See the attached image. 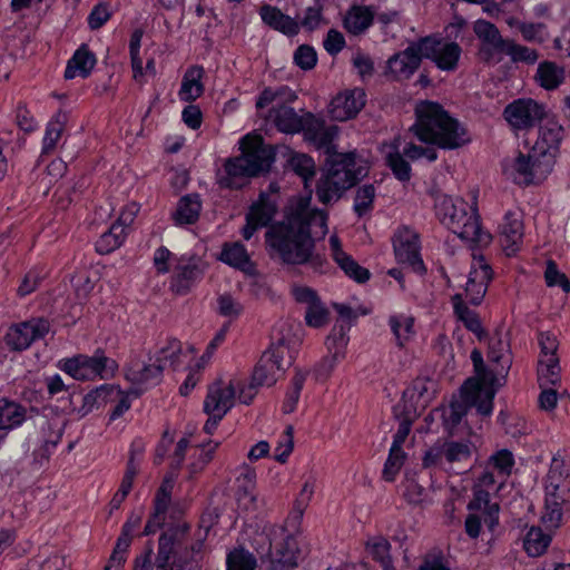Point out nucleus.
Instances as JSON below:
<instances>
[{"instance_id":"nucleus-27","label":"nucleus","mask_w":570,"mask_h":570,"mask_svg":"<svg viewBox=\"0 0 570 570\" xmlns=\"http://www.w3.org/2000/svg\"><path fill=\"white\" fill-rule=\"evenodd\" d=\"M491 268L482 256H473L471 269L465 283V298L472 304H480L483 299L489 282Z\"/></svg>"},{"instance_id":"nucleus-22","label":"nucleus","mask_w":570,"mask_h":570,"mask_svg":"<svg viewBox=\"0 0 570 570\" xmlns=\"http://www.w3.org/2000/svg\"><path fill=\"white\" fill-rule=\"evenodd\" d=\"M424 58L421 49V40L411 43L404 50L393 55L386 62V75L395 80L410 78L419 68Z\"/></svg>"},{"instance_id":"nucleus-24","label":"nucleus","mask_w":570,"mask_h":570,"mask_svg":"<svg viewBox=\"0 0 570 570\" xmlns=\"http://www.w3.org/2000/svg\"><path fill=\"white\" fill-rule=\"evenodd\" d=\"M49 331V323L45 320H31L11 326L6 334V343L13 350L28 348L32 342L43 337Z\"/></svg>"},{"instance_id":"nucleus-2","label":"nucleus","mask_w":570,"mask_h":570,"mask_svg":"<svg viewBox=\"0 0 570 570\" xmlns=\"http://www.w3.org/2000/svg\"><path fill=\"white\" fill-rule=\"evenodd\" d=\"M327 233V216L311 207V190L289 200L283 222L272 226L266 243L283 262L304 264L313 253L314 239Z\"/></svg>"},{"instance_id":"nucleus-32","label":"nucleus","mask_w":570,"mask_h":570,"mask_svg":"<svg viewBox=\"0 0 570 570\" xmlns=\"http://www.w3.org/2000/svg\"><path fill=\"white\" fill-rule=\"evenodd\" d=\"M194 353L195 348L193 346H184L179 341L170 340L165 345L160 346L153 357L156 364L161 366L163 371L165 367H179L185 364Z\"/></svg>"},{"instance_id":"nucleus-61","label":"nucleus","mask_w":570,"mask_h":570,"mask_svg":"<svg viewBox=\"0 0 570 570\" xmlns=\"http://www.w3.org/2000/svg\"><path fill=\"white\" fill-rule=\"evenodd\" d=\"M307 374L303 371H297L292 379L291 387L286 394L284 402L285 412H293L298 402L301 391L305 384Z\"/></svg>"},{"instance_id":"nucleus-48","label":"nucleus","mask_w":570,"mask_h":570,"mask_svg":"<svg viewBox=\"0 0 570 570\" xmlns=\"http://www.w3.org/2000/svg\"><path fill=\"white\" fill-rule=\"evenodd\" d=\"M128 232L120 224H112L108 232L104 233L96 243V249L100 254H109L119 248Z\"/></svg>"},{"instance_id":"nucleus-40","label":"nucleus","mask_w":570,"mask_h":570,"mask_svg":"<svg viewBox=\"0 0 570 570\" xmlns=\"http://www.w3.org/2000/svg\"><path fill=\"white\" fill-rule=\"evenodd\" d=\"M96 65L95 55L85 46L80 47L69 59L65 77L67 79L86 78Z\"/></svg>"},{"instance_id":"nucleus-3","label":"nucleus","mask_w":570,"mask_h":570,"mask_svg":"<svg viewBox=\"0 0 570 570\" xmlns=\"http://www.w3.org/2000/svg\"><path fill=\"white\" fill-rule=\"evenodd\" d=\"M296 99V95L286 87L277 89L266 88L258 96L256 108L258 112L269 119L276 128L286 134H295L304 130L306 139L312 141L317 148H326L338 135L336 126H326L324 120L307 114L299 117L291 104Z\"/></svg>"},{"instance_id":"nucleus-52","label":"nucleus","mask_w":570,"mask_h":570,"mask_svg":"<svg viewBox=\"0 0 570 570\" xmlns=\"http://www.w3.org/2000/svg\"><path fill=\"white\" fill-rule=\"evenodd\" d=\"M453 305L458 318L465 325L469 331L481 338L483 335L482 325L475 313L463 305L461 294H456L453 297Z\"/></svg>"},{"instance_id":"nucleus-46","label":"nucleus","mask_w":570,"mask_h":570,"mask_svg":"<svg viewBox=\"0 0 570 570\" xmlns=\"http://www.w3.org/2000/svg\"><path fill=\"white\" fill-rule=\"evenodd\" d=\"M314 492H315V480L314 479L306 480L299 491L298 497H297L296 507L287 520V524H288V527H291L292 532H294L297 529V527L302 520L304 510L308 505L309 501L312 500Z\"/></svg>"},{"instance_id":"nucleus-47","label":"nucleus","mask_w":570,"mask_h":570,"mask_svg":"<svg viewBox=\"0 0 570 570\" xmlns=\"http://www.w3.org/2000/svg\"><path fill=\"white\" fill-rule=\"evenodd\" d=\"M200 200L197 196H185L183 197L174 214L176 224L187 225L193 224L199 216L200 213Z\"/></svg>"},{"instance_id":"nucleus-64","label":"nucleus","mask_w":570,"mask_h":570,"mask_svg":"<svg viewBox=\"0 0 570 570\" xmlns=\"http://www.w3.org/2000/svg\"><path fill=\"white\" fill-rule=\"evenodd\" d=\"M255 559L243 549H236L227 556V570H254Z\"/></svg>"},{"instance_id":"nucleus-60","label":"nucleus","mask_w":570,"mask_h":570,"mask_svg":"<svg viewBox=\"0 0 570 570\" xmlns=\"http://www.w3.org/2000/svg\"><path fill=\"white\" fill-rule=\"evenodd\" d=\"M405 461L403 449L391 446L389 458L383 470V478L386 481H394Z\"/></svg>"},{"instance_id":"nucleus-43","label":"nucleus","mask_w":570,"mask_h":570,"mask_svg":"<svg viewBox=\"0 0 570 570\" xmlns=\"http://www.w3.org/2000/svg\"><path fill=\"white\" fill-rule=\"evenodd\" d=\"M26 419V411L18 403L0 400V441L4 438L2 431L19 426Z\"/></svg>"},{"instance_id":"nucleus-20","label":"nucleus","mask_w":570,"mask_h":570,"mask_svg":"<svg viewBox=\"0 0 570 570\" xmlns=\"http://www.w3.org/2000/svg\"><path fill=\"white\" fill-rule=\"evenodd\" d=\"M37 426L38 433L31 439L35 445L33 452L37 458L46 460L61 440L65 420L58 415L51 419L41 416L37 421Z\"/></svg>"},{"instance_id":"nucleus-16","label":"nucleus","mask_w":570,"mask_h":570,"mask_svg":"<svg viewBox=\"0 0 570 570\" xmlns=\"http://www.w3.org/2000/svg\"><path fill=\"white\" fill-rule=\"evenodd\" d=\"M563 138L562 125L556 119H547L539 126L537 139L530 149L554 168Z\"/></svg>"},{"instance_id":"nucleus-49","label":"nucleus","mask_w":570,"mask_h":570,"mask_svg":"<svg viewBox=\"0 0 570 570\" xmlns=\"http://www.w3.org/2000/svg\"><path fill=\"white\" fill-rule=\"evenodd\" d=\"M502 53H505L514 63L534 65L539 59V52L525 45L518 43L513 39H508Z\"/></svg>"},{"instance_id":"nucleus-55","label":"nucleus","mask_w":570,"mask_h":570,"mask_svg":"<svg viewBox=\"0 0 570 570\" xmlns=\"http://www.w3.org/2000/svg\"><path fill=\"white\" fill-rule=\"evenodd\" d=\"M288 166L304 180L305 187H308V180L315 175V163L312 157L305 154H292L288 159Z\"/></svg>"},{"instance_id":"nucleus-36","label":"nucleus","mask_w":570,"mask_h":570,"mask_svg":"<svg viewBox=\"0 0 570 570\" xmlns=\"http://www.w3.org/2000/svg\"><path fill=\"white\" fill-rule=\"evenodd\" d=\"M259 14L265 24L284 35L294 36L299 31V23L275 7L263 6Z\"/></svg>"},{"instance_id":"nucleus-8","label":"nucleus","mask_w":570,"mask_h":570,"mask_svg":"<svg viewBox=\"0 0 570 570\" xmlns=\"http://www.w3.org/2000/svg\"><path fill=\"white\" fill-rule=\"evenodd\" d=\"M570 509V461L556 455L544 480V504L541 515L548 529L560 527L562 517Z\"/></svg>"},{"instance_id":"nucleus-9","label":"nucleus","mask_w":570,"mask_h":570,"mask_svg":"<svg viewBox=\"0 0 570 570\" xmlns=\"http://www.w3.org/2000/svg\"><path fill=\"white\" fill-rule=\"evenodd\" d=\"M295 343L281 337L264 352L254 368L252 380L245 384L246 389L240 390V402L249 404L257 394L259 386H271L276 383L285 366L294 358Z\"/></svg>"},{"instance_id":"nucleus-59","label":"nucleus","mask_w":570,"mask_h":570,"mask_svg":"<svg viewBox=\"0 0 570 570\" xmlns=\"http://www.w3.org/2000/svg\"><path fill=\"white\" fill-rule=\"evenodd\" d=\"M375 196L373 185H363L356 190L353 208L357 216L361 217L372 210Z\"/></svg>"},{"instance_id":"nucleus-31","label":"nucleus","mask_w":570,"mask_h":570,"mask_svg":"<svg viewBox=\"0 0 570 570\" xmlns=\"http://www.w3.org/2000/svg\"><path fill=\"white\" fill-rule=\"evenodd\" d=\"M393 245L395 256L400 263L409 264L416 269L422 267L417 235L413 230L409 228L400 229L394 237Z\"/></svg>"},{"instance_id":"nucleus-63","label":"nucleus","mask_w":570,"mask_h":570,"mask_svg":"<svg viewBox=\"0 0 570 570\" xmlns=\"http://www.w3.org/2000/svg\"><path fill=\"white\" fill-rule=\"evenodd\" d=\"M179 258L166 247H159L154 253V266L157 273H168L171 269L177 272Z\"/></svg>"},{"instance_id":"nucleus-41","label":"nucleus","mask_w":570,"mask_h":570,"mask_svg":"<svg viewBox=\"0 0 570 570\" xmlns=\"http://www.w3.org/2000/svg\"><path fill=\"white\" fill-rule=\"evenodd\" d=\"M174 488V478L171 475L165 476L161 485L159 487L155 498V513L145 527V533L149 534L155 532L156 528L161 522V514L166 511L169 502L170 494Z\"/></svg>"},{"instance_id":"nucleus-28","label":"nucleus","mask_w":570,"mask_h":570,"mask_svg":"<svg viewBox=\"0 0 570 570\" xmlns=\"http://www.w3.org/2000/svg\"><path fill=\"white\" fill-rule=\"evenodd\" d=\"M328 252L333 261L350 278L358 283H364L370 278V272L358 265V263L343 249L342 242L336 233H333L328 238Z\"/></svg>"},{"instance_id":"nucleus-44","label":"nucleus","mask_w":570,"mask_h":570,"mask_svg":"<svg viewBox=\"0 0 570 570\" xmlns=\"http://www.w3.org/2000/svg\"><path fill=\"white\" fill-rule=\"evenodd\" d=\"M551 542V534L543 532L539 527H531L523 539V548L528 556L543 554Z\"/></svg>"},{"instance_id":"nucleus-56","label":"nucleus","mask_w":570,"mask_h":570,"mask_svg":"<svg viewBox=\"0 0 570 570\" xmlns=\"http://www.w3.org/2000/svg\"><path fill=\"white\" fill-rule=\"evenodd\" d=\"M474 445L470 441L443 443L444 458L449 463L465 462L470 459Z\"/></svg>"},{"instance_id":"nucleus-7","label":"nucleus","mask_w":570,"mask_h":570,"mask_svg":"<svg viewBox=\"0 0 570 570\" xmlns=\"http://www.w3.org/2000/svg\"><path fill=\"white\" fill-rule=\"evenodd\" d=\"M242 155L226 160L218 173L223 187L239 188L250 177L269 169L273 163L272 149L263 145L261 135L249 132L239 141Z\"/></svg>"},{"instance_id":"nucleus-1","label":"nucleus","mask_w":570,"mask_h":570,"mask_svg":"<svg viewBox=\"0 0 570 570\" xmlns=\"http://www.w3.org/2000/svg\"><path fill=\"white\" fill-rule=\"evenodd\" d=\"M415 115L416 120L412 125L411 131L420 141L429 146L422 147L395 138L381 147V154L387 166L401 181H407L411 178V167L401 153L411 160L434 161L438 158L435 147L458 149L471 141L466 128L436 102H419L415 107Z\"/></svg>"},{"instance_id":"nucleus-12","label":"nucleus","mask_w":570,"mask_h":570,"mask_svg":"<svg viewBox=\"0 0 570 570\" xmlns=\"http://www.w3.org/2000/svg\"><path fill=\"white\" fill-rule=\"evenodd\" d=\"M246 389L244 379L237 374H224L208 385L204 401L205 413H213L217 417H224L240 401V390Z\"/></svg>"},{"instance_id":"nucleus-13","label":"nucleus","mask_w":570,"mask_h":570,"mask_svg":"<svg viewBox=\"0 0 570 570\" xmlns=\"http://www.w3.org/2000/svg\"><path fill=\"white\" fill-rule=\"evenodd\" d=\"M125 379L130 383L131 392L137 397L160 382L161 366L156 364L153 355L135 356L125 370Z\"/></svg>"},{"instance_id":"nucleus-33","label":"nucleus","mask_w":570,"mask_h":570,"mask_svg":"<svg viewBox=\"0 0 570 570\" xmlns=\"http://www.w3.org/2000/svg\"><path fill=\"white\" fill-rule=\"evenodd\" d=\"M504 21L510 29L517 30L527 42L541 45L551 37L549 27L543 22L522 21L514 16L505 17Z\"/></svg>"},{"instance_id":"nucleus-15","label":"nucleus","mask_w":570,"mask_h":570,"mask_svg":"<svg viewBox=\"0 0 570 570\" xmlns=\"http://www.w3.org/2000/svg\"><path fill=\"white\" fill-rule=\"evenodd\" d=\"M546 107L531 98H519L503 110V118L514 131L532 128L546 117Z\"/></svg>"},{"instance_id":"nucleus-18","label":"nucleus","mask_w":570,"mask_h":570,"mask_svg":"<svg viewBox=\"0 0 570 570\" xmlns=\"http://www.w3.org/2000/svg\"><path fill=\"white\" fill-rule=\"evenodd\" d=\"M421 49L424 58L433 61L443 71H454L462 53L456 42L433 37L421 39Z\"/></svg>"},{"instance_id":"nucleus-35","label":"nucleus","mask_w":570,"mask_h":570,"mask_svg":"<svg viewBox=\"0 0 570 570\" xmlns=\"http://www.w3.org/2000/svg\"><path fill=\"white\" fill-rule=\"evenodd\" d=\"M219 259L245 274L252 275L255 272L254 263L252 262L247 249L238 242L224 244L219 254Z\"/></svg>"},{"instance_id":"nucleus-34","label":"nucleus","mask_w":570,"mask_h":570,"mask_svg":"<svg viewBox=\"0 0 570 570\" xmlns=\"http://www.w3.org/2000/svg\"><path fill=\"white\" fill-rule=\"evenodd\" d=\"M205 267V263L198 257H180L177 281L173 285L175 291L179 294L185 293L189 285L203 275Z\"/></svg>"},{"instance_id":"nucleus-29","label":"nucleus","mask_w":570,"mask_h":570,"mask_svg":"<svg viewBox=\"0 0 570 570\" xmlns=\"http://www.w3.org/2000/svg\"><path fill=\"white\" fill-rule=\"evenodd\" d=\"M276 213V203L269 196L261 195L258 200L254 203L246 216V225L242 230V235L249 240L257 229L266 226Z\"/></svg>"},{"instance_id":"nucleus-6","label":"nucleus","mask_w":570,"mask_h":570,"mask_svg":"<svg viewBox=\"0 0 570 570\" xmlns=\"http://www.w3.org/2000/svg\"><path fill=\"white\" fill-rule=\"evenodd\" d=\"M330 155L327 168L323 174L318 186L317 196L322 203L336 200L341 195L368 173L370 164L355 153H336L333 141L330 150L323 148Z\"/></svg>"},{"instance_id":"nucleus-14","label":"nucleus","mask_w":570,"mask_h":570,"mask_svg":"<svg viewBox=\"0 0 570 570\" xmlns=\"http://www.w3.org/2000/svg\"><path fill=\"white\" fill-rule=\"evenodd\" d=\"M465 531L471 538L480 534L482 525L492 530L498 523L499 507L491 503L487 491L478 490L468 505Z\"/></svg>"},{"instance_id":"nucleus-26","label":"nucleus","mask_w":570,"mask_h":570,"mask_svg":"<svg viewBox=\"0 0 570 570\" xmlns=\"http://www.w3.org/2000/svg\"><path fill=\"white\" fill-rule=\"evenodd\" d=\"M491 268L482 256H473L471 269L465 283V298L472 304H480L483 299L489 282Z\"/></svg>"},{"instance_id":"nucleus-38","label":"nucleus","mask_w":570,"mask_h":570,"mask_svg":"<svg viewBox=\"0 0 570 570\" xmlns=\"http://www.w3.org/2000/svg\"><path fill=\"white\" fill-rule=\"evenodd\" d=\"M432 382L424 380L415 381L403 393L405 406L413 409V416L424 410L432 400Z\"/></svg>"},{"instance_id":"nucleus-51","label":"nucleus","mask_w":570,"mask_h":570,"mask_svg":"<svg viewBox=\"0 0 570 570\" xmlns=\"http://www.w3.org/2000/svg\"><path fill=\"white\" fill-rule=\"evenodd\" d=\"M460 397L462 402L454 401L449 406L444 407L442 412L444 425L451 433L455 431L462 417L465 415L468 405L475 406L478 409L476 404L465 401L462 393L460 394Z\"/></svg>"},{"instance_id":"nucleus-21","label":"nucleus","mask_w":570,"mask_h":570,"mask_svg":"<svg viewBox=\"0 0 570 570\" xmlns=\"http://www.w3.org/2000/svg\"><path fill=\"white\" fill-rule=\"evenodd\" d=\"M473 31L481 41L479 57L490 63L501 61V53L508 39L503 38L499 29L491 22L479 19L473 24Z\"/></svg>"},{"instance_id":"nucleus-11","label":"nucleus","mask_w":570,"mask_h":570,"mask_svg":"<svg viewBox=\"0 0 570 570\" xmlns=\"http://www.w3.org/2000/svg\"><path fill=\"white\" fill-rule=\"evenodd\" d=\"M58 367L78 381L86 380H109L118 370L115 360L107 357L102 352L94 355L79 354L70 358L61 360Z\"/></svg>"},{"instance_id":"nucleus-17","label":"nucleus","mask_w":570,"mask_h":570,"mask_svg":"<svg viewBox=\"0 0 570 570\" xmlns=\"http://www.w3.org/2000/svg\"><path fill=\"white\" fill-rule=\"evenodd\" d=\"M348 327L336 324L325 338L326 354L316 367L317 376L326 379L346 355L348 344Z\"/></svg>"},{"instance_id":"nucleus-5","label":"nucleus","mask_w":570,"mask_h":570,"mask_svg":"<svg viewBox=\"0 0 570 570\" xmlns=\"http://www.w3.org/2000/svg\"><path fill=\"white\" fill-rule=\"evenodd\" d=\"M435 214L440 222L462 240L488 246L492 236L480 224L475 199L466 202L461 197L439 195L435 199Z\"/></svg>"},{"instance_id":"nucleus-23","label":"nucleus","mask_w":570,"mask_h":570,"mask_svg":"<svg viewBox=\"0 0 570 570\" xmlns=\"http://www.w3.org/2000/svg\"><path fill=\"white\" fill-rule=\"evenodd\" d=\"M365 106V92L361 88L345 89L338 92L328 105V115L333 120L353 119Z\"/></svg>"},{"instance_id":"nucleus-30","label":"nucleus","mask_w":570,"mask_h":570,"mask_svg":"<svg viewBox=\"0 0 570 570\" xmlns=\"http://www.w3.org/2000/svg\"><path fill=\"white\" fill-rule=\"evenodd\" d=\"M513 463L512 453L507 450H501L493 454L490 459L488 470L479 480V487L495 489L497 484H501L511 473Z\"/></svg>"},{"instance_id":"nucleus-45","label":"nucleus","mask_w":570,"mask_h":570,"mask_svg":"<svg viewBox=\"0 0 570 570\" xmlns=\"http://www.w3.org/2000/svg\"><path fill=\"white\" fill-rule=\"evenodd\" d=\"M373 21V12L366 7H353L344 18V27L351 33L358 35Z\"/></svg>"},{"instance_id":"nucleus-4","label":"nucleus","mask_w":570,"mask_h":570,"mask_svg":"<svg viewBox=\"0 0 570 570\" xmlns=\"http://www.w3.org/2000/svg\"><path fill=\"white\" fill-rule=\"evenodd\" d=\"M471 360L475 375L466 380L462 386V396L465 401L476 404L481 415L488 416L492 413L495 392L510 366L508 345L500 340L492 343L489 351V367H484L482 354L478 350L472 351Z\"/></svg>"},{"instance_id":"nucleus-53","label":"nucleus","mask_w":570,"mask_h":570,"mask_svg":"<svg viewBox=\"0 0 570 570\" xmlns=\"http://www.w3.org/2000/svg\"><path fill=\"white\" fill-rule=\"evenodd\" d=\"M538 382L540 386H556L560 382L559 358L538 361Z\"/></svg>"},{"instance_id":"nucleus-57","label":"nucleus","mask_w":570,"mask_h":570,"mask_svg":"<svg viewBox=\"0 0 570 570\" xmlns=\"http://www.w3.org/2000/svg\"><path fill=\"white\" fill-rule=\"evenodd\" d=\"M294 450V432L292 426H286V429L279 434L274 453L273 459L284 464L288 461L292 452Z\"/></svg>"},{"instance_id":"nucleus-10","label":"nucleus","mask_w":570,"mask_h":570,"mask_svg":"<svg viewBox=\"0 0 570 570\" xmlns=\"http://www.w3.org/2000/svg\"><path fill=\"white\" fill-rule=\"evenodd\" d=\"M553 167L534 155L529 153H518L502 161L503 177L519 186H532L542 184L552 173Z\"/></svg>"},{"instance_id":"nucleus-19","label":"nucleus","mask_w":570,"mask_h":570,"mask_svg":"<svg viewBox=\"0 0 570 570\" xmlns=\"http://www.w3.org/2000/svg\"><path fill=\"white\" fill-rule=\"evenodd\" d=\"M291 293L294 301L304 306V320L309 327L320 328L328 323L330 312L315 289L303 284H294Z\"/></svg>"},{"instance_id":"nucleus-50","label":"nucleus","mask_w":570,"mask_h":570,"mask_svg":"<svg viewBox=\"0 0 570 570\" xmlns=\"http://www.w3.org/2000/svg\"><path fill=\"white\" fill-rule=\"evenodd\" d=\"M117 392L115 385H101L87 393L82 397V405L78 409L80 416H86L95 409H98L108 402L110 393Z\"/></svg>"},{"instance_id":"nucleus-37","label":"nucleus","mask_w":570,"mask_h":570,"mask_svg":"<svg viewBox=\"0 0 570 570\" xmlns=\"http://www.w3.org/2000/svg\"><path fill=\"white\" fill-rule=\"evenodd\" d=\"M387 323L399 346L407 345L415 337V318L410 313H393Z\"/></svg>"},{"instance_id":"nucleus-54","label":"nucleus","mask_w":570,"mask_h":570,"mask_svg":"<svg viewBox=\"0 0 570 570\" xmlns=\"http://www.w3.org/2000/svg\"><path fill=\"white\" fill-rule=\"evenodd\" d=\"M367 554L376 560L383 570H389L391 567L390 544L386 539L382 537L371 538L366 543Z\"/></svg>"},{"instance_id":"nucleus-58","label":"nucleus","mask_w":570,"mask_h":570,"mask_svg":"<svg viewBox=\"0 0 570 570\" xmlns=\"http://www.w3.org/2000/svg\"><path fill=\"white\" fill-rule=\"evenodd\" d=\"M244 311L242 303L229 294H222L217 298V313L230 322L237 320Z\"/></svg>"},{"instance_id":"nucleus-42","label":"nucleus","mask_w":570,"mask_h":570,"mask_svg":"<svg viewBox=\"0 0 570 570\" xmlns=\"http://www.w3.org/2000/svg\"><path fill=\"white\" fill-rule=\"evenodd\" d=\"M534 79L546 90H553L563 82L564 69L556 62L543 61L539 63Z\"/></svg>"},{"instance_id":"nucleus-25","label":"nucleus","mask_w":570,"mask_h":570,"mask_svg":"<svg viewBox=\"0 0 570 570\" xmlns=\"http://www.w3.org/2000/svg\"><path fill=\"white\" fill-rule=\"evenodd\" d=\"M500 242L508 256L514 255L523 239L522 213L519 208L507 210L499 226Z\"/></svg>"},{"instance_id":"nucleus-62","label":"nucleus","mask_w":570,"mask_h":570,"mask_svg":"<svg viewBox=\"0 0 570 570\" xmlns=\"http://www.w3.org/2000/svg\"><path fill=\"white\" fill-rule=\"evenodd\" d=\"M544 281L549 287H560L562 292L568 294L570 292V282L566 274L559 271L557 264L549 261L544 271Z\"/></svg>"},{"instance_id":"nucleus-39","label":"nucleus","mask_w":570,"mask_h":570,"mask_svg":"<svg viewBox=\"0 0 570 570\" xmlns=\"http://www.w3.org/2000/svg\"><path fill=\"white\" fill-rule=\"evenodd\" d=\"M204 70L200 67H190L183 76L178 97L181 101L193 102L204 92Z\"/></svg>"}]
</instances>
